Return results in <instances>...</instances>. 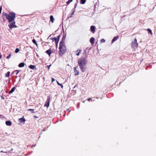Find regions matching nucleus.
<instances>
[{"label":"nucleus","instance_id":"nucleus-6","mask_svg":"<svg viewBox=\"0 0 156 156\" xmlns=\"http://www.w3.org/2000/svg\"><path fill=\"white\" fill-rule=\"evenodd\" d=\"M60 37V35H59L57 36V37H54V39H55V42L56 44V45L57 47V44L58 42L59 41V39Z\"/></svg>","mask_w":156,"mask_h":156},{"label":"nucleus","instance_id":"nucleus-40","mask_svg":"<svg viewBox=\"0 0 156 156\" xmlns=\"http://www.w3.org/2000/svg\"><path fill=\"white\" fill-rule=\"evenodd\" d=\"M47 67L48 68V69H49V65H48L47 66Z\"/></svg>","mask_w":156,"mask_h":156},{"label":"nucleus","instance_id":"nucleus-37","mask_svg":"<svg viewBox=\"0 0 156 156\" xmlns=\"http://www.w3.org/2000/svg\"><path fill=\"white\" fill-rule=\"evenodd\" d=\"M46 52L49 55V50H47Z\"/></svg>","mask_w":156,"mask_h":156},{"label":"nucleus","instance_id":"nucleus-26","mask_svg":"<svg viewBox=\"0 0 156 156\" xmlns=\"http://www.w3.org/2000/svg\"><path fill=\"white\" fill-rule=\"evenodd\" d=\"M72 12V13H71L70 16H69L68 17V18H70V17H73V15L74 14V13L75 12Z\"/></svg>","mask_w":156,"mask_h":156},{"label":"nucleus","instance_id":"nucleus-43","mask_svg":"<svg viewBox=\"0 0 156 156\" xmlns=\"http://www.w3.org/2000/svg\"><path fill=\"white\" fill-rule=\"evenodd\" d=\"M51 96H52L51 95H50V96L49 95V98H50Z\"/></svg>","mask_w":156,"mask_h":156},{"label":"nucleus","instance_id":"nucleus-11","mask_svg":"<svg viewBox=\"0 0 156 156\" xmlns=\"http://www.w3.org/2000/svg\"><path fill=\"white\" fill-rule=\"evenodd\" d=\"M95 38L93 37H92L90 39V41L91 44H93L94 43Z\"/></svg>","mask_w":156,"mask_h":156},{"label":"nucleus","instance_id":"nucleus-18","mask_svg":"<svg viewBox=\"0 0 156 156\" xmlns=\"http://www.w3.org/2000/svg\"><path fill=\"white\" fill-rule=\"evenodd\" d=\"M35 67L36 66L35 65H30L29 66V68L31 69H34Z\"/></svg>","mask_w":156,"mask_h":156},{"label":"nucleus","instance_id":"nucleus-47","mask_svg":"<svg viewBox=\"0 0 156 156\" xmlns=\"http://www.w3.org/2000/svg\"><path fill=\"white\" fill-rule=\"evenodd\" d=\"M52 83H51L50 85H52Z\"/></svg>","mask_w":156,"mask_h":156},{"label":"nucleus","instance_id":"nucleus-39","mask_svg":"<svg viewBox=\"0 0 156 156\" xmlns=\"http://www.w3.org/2000/svg\"><path fill=\"white\" fill-rule=\"evenodd\" d=\"M0 152H4V153H6V152H3V151H0Z\"/></svg>","mask_w":156,"mask_h":156},{"label":"nucleus","instance_id":"nucleus-44","mask_svg":"<svg viewBox=\"0 0 156 156\" xmlns=\"http://www.w3.org/2000/svg\"><path fill=\"white\" fill-rule=\"evenodd\" d=\"M76 86H77V85H76L75 86V87H74V88L76 87Z\"/></svg>","mask_w":156,"mask_h":156},{"label":"nucleus","instance_id":"nucleus-9","mask_svg":"<svg viewBox=\"0 0 156 156\" xmlns=\"http://www.w3.org/2000/svg\"><path fill=\"white\" fill-rule=\"evenodd\" d=\"M74 73H75L74 75L75 76L78 75L79 74V71L76 69V67H74Z\"/></svg>","mask_w":156,"mask_h":156},{"label":"nucleus","instance_id":"nucleus-21","mask_svg":"<svg viewBox=\"0 0 156 156\" xmlns=\"http://www.w3.org/2000/svg\"><path fill=\"white\" fill-rule=\"evenodd\" d=\"M147 30L148 31V33H150L151 34H152V30L150 29H147Z\"/></svg>","mask_w":156,"mask_h":156},{"label":"nucleus","instance_id":"nucleus-8","mask_svg":"<svg viewBox=\"0 0 156 156\" xmlns=\"http://www.w3.org/2000/svg\"><path fill=\"white\" fill-rule=\"evenodd\" d=\"M95 27L94 26H91L90 27V30L93 33H94L95 31Z\"/></svg>","mask_w":156,"mask_h":156},{"label":"nucleus","instance_id":"nucleus-5","mask_svg":"<svg viewBox=\"0 0 156 156\" xmlns=\"http://www.w3.org/2000/svg\"><path fill=\"white\" fill-rule=\"evenodd\" d=\"M132 44L133 46L136 47L138 46V44L137 42V40L135 38L133 41L132 42Z\"/></svg>","mask_w":156,"mask_h":156},{"label":"nucleus","instance_id":"nucleus-14","mask_svg":"<svg viewBox=\"0 0 156 156\" xmlns=\"http://www.w3.org/2000/svg\"><path fill=\"white\" fill-rule=\"evenodd\" d=\"M19 120L21 122H24L26 121L25 119L23 117L21 118L20 119H19Z\"/></svg>","mask_w":156,"mask_h":156},{"label":"nucleus","instance_id":"nucleus-30","mask_svg":"<svg viewBox=\"0 0 156 156\" xmlns=\"http://www.w3.org/2000/svg\"><path fill=\"white\" fill-rule=\"evenodd\" d=\"M14 72H16V75H17L19 72V71L18 70H16L14 71Z\"/></svg>","mask_w":156,"mask_h":156},{"label":"nucleus","instance_id":"nucleus-4","mask_svg":"<svg viewBox=\"0 0 156 156\" xmlns=\"http://www.w3.org/2000/svg\"><path fill=\"white\" fill-rule=\"evenodd\" d=\"M15 20L11 22L10 23L9 25V27L10 29H12L14 28H16L17 26L15 25Z\"/></svg>","mask_w":156,"mask_h":156},{"label":"nucleus","instance_id":"nucleus-16","mask_svg":"<svg viewBox=\"0 0 156 156\" xmlns=\"http://www.w3.org/2000/svg\"><path fill=\"white\" fill-rule=\"evenodd\" d=\"M16 89V87H14L12 88L11 90L9 91V93L11 94L13 92V91L15 90Z\"/></svg>","mask_w":156,"mask_h":156},{"label":"nucleus","instance_id":"nucleus-23","mask_svg":"<svg viewBox=\"0 0 156 156\" xmlns=\"http://www.w3.org/2000/svg\"><path fill=\"white\" fill-rule=\"evenodd\" d=\"M73 0H69L66 2V4L68 5L73 1Z\"/></svg>","mask_w":156,"mask_h":156},{"label":"nucleus","instance_id":"nucleus-15","mask_svg":"<svg viewBox=\"0 0 156 156\" xmlns=\"http://www.w3.org/2000/svg\"><path fill=\"white\" fill-rule=\"evenodd\" d=\"M44 106L47 107L49 106V98H47L46 103L45 104Z\"/></svg>","mask_w":156,"mask_h":156},{"label":"nucleus","instance_id":"nucleus-2","mask_svg":"<svg viewBox=\"0 0 156 156\" xmlns=\"http://www.w3.org/2000/svg\"><path fill=\"white\" fill-rule=\"evenodd\" d=\"M16 14L13 12H10L9 14L5 12L2 13V17L3 20H4L5 17L8 20L9 23H11V22L14 20V19L16 17Z\"/></svg>","mask_w":156,"mask_h":156},{"label":"nucleus","instance_id":"nucleus-19","mask_svg":"<svg viewBox=\"0 0 156 156\" xmlns=\"http://www.w3.org/2000/svg\"><path fill=\"white\" fill-rule=\"evenodd\" d=\"M87 0H80V3L81 4H83L85 3Z\"/></svg>","mask_w":156,"mask_h":156},{"label":"nucleus","instance_id":"nucleus-13","mask_svg":"<svg viewBox=\"0 0 156 156\" xmlns=\"http://www.w3.org/2000/svg\"><path fill=\"white\" fill-rule=\"evenodd\" d=\"M5 124L7 126H11L12 125V123L11 121H8L5 122Z\"/></svg>","mask_w":156,"mask_h":156},{"label":"nucleus","instance_id":"nucleus-1","mask_svg":"<svg viewBox=\"0 0 156 156\" xmlns=\"http://www.w3.org/2000/svg\"><path fill=\"white\" fill-rule=\"evenodd\" d=\"M87 60L84 58H80L78 60V65L82 72H84L87 69Z\"/></svg>","mask_w":156,"mask_h":156},{"label":"nucleus","instance_id":"nucleus-34","mask_svg":"<svg viewBox=\"0 0 156 156\" xmlns=\"http://www.w3.org/2000/svg\"><path fill=\"white\" fill-rule=\"evenodd\" d=\"M50 39H51V40H52V41H55V39H54V38H50Z\"/></svg>","mask_w":156,"mask_h":156},{"label":"nucleus","instance_id":"nucleus-38","mask_svg":"<svg viewBox=\"0 0 156 156\" xmlns=\"http://www.w3.org/2000/svg\"><path fill=\"white\" fill-rule=\"evenodd\" d=\"M2 7L1 6H0V14L1 13V10H2Z\"/></svg>","mask_w":156,"mask_h":156},{"label":"nucleus","instance_id":"nucleus-28","mask_svg":"<svg viewBox=\"0 0 156 156\" xmlns=\"http://www.w3.org/2000/svg\"><path fill=\"white\" fill-rule=\"evenodd\" d=\"M101 43H104L105 41V40L104 39H102L100 40Z\"/></svg>","mask_w":156,"mask_h":156},{"label":"nucleus","instance_id":"nucleus-27","mask_svg":"<svg viewBox=\"0 0 156 156\" xmlns=\"http://www.w3.org/2000/svg\"><path fill=\"white\" fill-rule=\"evenodd\" d=\"M20 51V50L19 49V48H16V50H15V52L16 53H18V52H19V51Z\"/></svg>","mask_w":156,"mask_h":156},{"label":"nucleus","instance_id":"nucleus-36","mask_svg":"<svg viewBox=\"0 0 156 156\" xmlns=\"http://www.w3.org/2000/svg\"><path fill=\"white\" fill-rule=\"evenodd\" d=\"M55 80V79L54 78H52V79H51V82H53V81H54Z\"/></svg>","mask_w":156,"mask_h":156},{"label":"nucleus","instance_id":"nucleus-29","mask_svg":"<svg viewBox=\"0 0 156 156\" xmlns=\"http://www.w3.org/2000/svg\"><path fill=\"white\" fill-rule=\"evenodd\" d=\"M11 53L10 54L8 55V56L6 57V58L7 59H9V58H10V57H11Z\"/></svg>","mask_w":156,"mask_h":156},{"label":"nucleus","instance_id":"nucleus-12","mask_svg":"<svg viewBox=\"0 0 156 156\" xmlns=\"http://www.w3.org/2000/svg\"><path fill=\"white\" fill-rule=\"evenodd\" d=\"M119 37V36H116L114 37V38H113L112 41V43H113Z\"/></svg>","mask_w":156,"mask_h":156},{"label":"nucleus","instance_id":"nucleus-31","mask_svg":"<svg viewBox=\"0 0 156 156\" xmlns=\"http://www.w3.org/2000/svg\"><path fill=\"white\" fill-rule=\"evenodd\" d=\"M34 109H28V111H32V113H34Z\"/></svg>","mask_w":156,"mask_h":156},{"label":"nucleus","instance_id":"nucleus-45","mask_svg":"<svg viewBox=\"0 0 156 156\" xmlns=\"http://www.w3.org/2000/svg\"><path fill=\"white\" fill-rule=\"evenodd\" d=\"M1 98H3L2 96H1Z\"/></svg>","mask_w":156,"mask_h":156},{"label":"nucleus","instance_id":"nucleus-20","mask_svg":"<svg viewBox=\"0 0 156 156\" xmlns=\"http://www.w3.org/2000/svg\"><path fill=\"white\" fill-rule=\"evenodd\" d=\"M56 82H57V83L58 84V85L60 86L62 88H63V85L62 84H61V83H59L58 82V81H57V80H56Z\"/></svg>","mask_w":156,"mask_h":156},{"label":"nucleus","instance_id":"nucleus-24","mask_svg":"<svg viewBox=\"0 0 156 156\" xmlns=\"http://www.w3.org/2000/svg\"><path fill=\"white\" fill-rule=\"evenodd\" d=\"M32 41V42L34 43V44H36V45H37V42H36V41L35 39H33Z\"/></svg>","mask_w":156,"mask_h":156},{"label":"nucleus","instance_id":"nucleus-10","mask_svg":"<svg viewBox=\"0 0 156 156\" xmlns=\"http://www.w3.org/2000/svg\"><path fill=\"white\" fill-rule=\"evenodd\" d=\"M49 18L51 22L52 23H53L55 20V19L54 18L53 16L52 15H51L50 16Z\"/></svg>","mask_w":156,"mask_h":156},{"label":"nucleus","instance_id":"nucleus-35","mask_svg":"<svg viewBox=\"0 0 156 156\" xmlns=\"http://www.w3.org/2000/svg\"><path fill=\"white\" fill-rule=\"evenodd\" d=\"M76 11V10H75V9H74V8H73L72 10V12H75Z\"/></svg>","mask_w":156,"mask_h":156},{"label":"nucleus","instance_id":"nucleus-32","mask_svg":"<svg viewBox=\"0 0 156 156\" xmlns=\"http://www.w3.org/2000/svg\"><path fill=\"white\" fill-rule=\"evenodd\" d=\"M76 1L77 2H78V1L77 0ZM77 2L74 5V9H76V7L77 5Z\"/></svg>","mask_w":156,"mask_h":156},{"label":"nucleus","instance_id":"nucleus-22","mask_svg":"<svg viewBox=\"0 0 156 156\" xmlns=\"http://www.w3.org/2000/svg\"><path fill=\"white\" fill-rule=\"evenodd\" d=\"M81 50H77V51H76L77 52H77V53L76 54V55H77V56H79V55H80V52H81Z\"/></svg>","mask_w":156,"mask_h":156},{"label":"nucleus","instance_id":"nucleus-25","mask_svg":"<svg viewBox=\"0 0 156 156\" xmlns=\"http://www.w3.org/2000/svg\"><path fill=\"white\" fill-rule=\"evenodd\" d=\"M10 72H8L6 74V75H5V76H6V77H9V75H10Z\"/></svg>","mask_w":156,"mask_h":156},{"label":"nucleus","instance_id":"nucleus-46","mask_svg":"<svg viewBox=\"0 0 156 156\" xmlns=\"http://www.w3.org/2000/svg\"><path fill=\"white\" fill-rule=\"evenodd\" d=\"M125 15L123 16L124 17H125Z\"/></svg>","mask_w":156,"mask_h":156},{"label":"nucleus","instance_id":"nucleus-42","mask_svg":"<svg viewBox=\"0 0 156 156\" xmlns=\"http://www.w3.org/2000/svg\"><path fill=\"white\" fill-rule=\"evenodd\" d=\"M51 66V64L49 65V68H50V67Z\"/></svg>","mask_w":156,"mask_h":156},{"label":"nucleus","instance_id":"nucleus-3","mask_svg":"<svg viewBox=\"0 0 156 156\" xmlns=\"http://www.w3.org/2000/svg\"><path fill=\"white\" fill-rule=\"evenodd\" d=\"M65 42H60L59 47V54L60 56L62 55L66 51V47L64 44Z\"/></svg>","mask_w":156,"mask_h":156},{"label":"nucleus","instance_id":"nucleus-7","mask_svg":"<svg viewBox=\"0 0 156 156\" xmlns=\"http://www.w3.org/2000/svg\"><path fill=\"white\" fill-rule=\"evenodd\" d=\"M63 36H62V40L60 42H64V41L65 40V39L66 38V34H65L64 33V29H63Z\"/></svg>","mask_w":156,"mask_h":156},{"label":"nucleus","instance_id":"nucleus-41","mask_svg":"<svg viewBox=\"0 0 156 156\" xmlns=\"http://www.w3.org/2000/svg\"><path fill=\"white\" fill-rule=\"evenodd\" d=\"M34 145H32V146H31V147H34Z\"/></svg>","mask_w":156,"mask_h":156},{"label":"nucleus","instance_id":"nucleus-48","mask_svg":"<svg viewBox=\"0 0 156 156\" xmlns=\"http://www.w3.org/2000/svg\"><path fill=\"white\" fill-rule=\"evenodd\" d=\"M2 115H0V116H1Z\"/></svg>","mask_w":156,"mask_h":156},{"label":"nucleus","instance_id":"nucleus-33","mask_svg":"<svg viewBox=\"0 0 156 156\" xmlns=\"http://www.w3.org/2000/svg\"><path fill=\"white\" fill-rule=\"evenodd\" d=\"M52 53V51L51 49H49V56L51 55V54Z\"/></svg>","mask_w":156,"mask_h":156},{"label":"nucleus","instance_id":"nucleus-17","mask_svg":"<svg viewBox=\"0 0 156 156\" xmlns=\"http://www.w3.org/2000/svg\"><path fill=\"white\" fill-rule=\"evenodd\" d=\"M24 63L23 62H22L19 64L18 66L19 67H22L24 66Z\"/></svg>","mask_w":156,"mask_h":156}]
</instances>
